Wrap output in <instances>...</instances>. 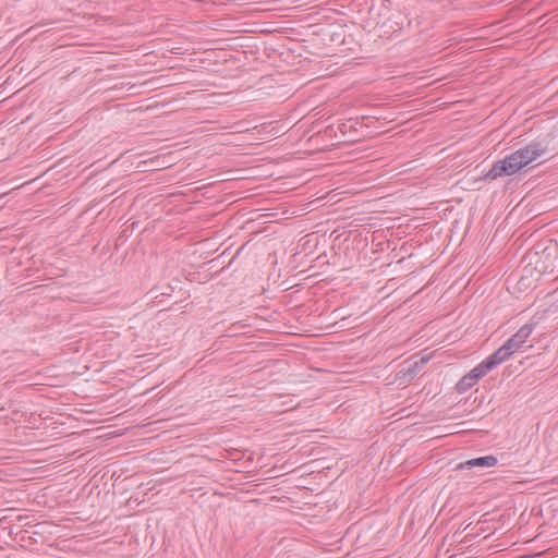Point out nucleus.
<instances>
[{
    "label": "nucleus",
    "mask_w": 558,
    "mask_h": 558,
    "mask_svg": "<svg viewBox=\"0 0 558 558\" xmlns=\"http://www.w3.org/2000/svg\"><path fill=\"white\" fill-rule=\"evenodd\" d=\"M525 168L517 150L507 155L504 159L494 162L492 168L485 173L484 179L495 180L499 177H510Z\"/></svg>",
    "instance_id": "nucleus-1"
},
{
    "label": "nucleus",
    "mask_w": 558,
    "mask_h": 558,
    "mask_svg": "<svg viewBox=\"0 0 558 558\" xmlns=\"http://www.w3.org/2000/svg\"><path fill=\"white\" fill-rule=\"evenodd\" d=\"M525 167L531 165L538 158L544 157L548 154V143L544 140L532 141L524 147L517 149Z\"/></svg>",
    "instance_id": "nucleus-2"
},
{
    "label": "nucleus",
    "mask_w": 558,
    "mask_h": 558,
    "mask_svg": "<svg viewBox=\"0 0 558 558\" xmlns=\"http://www.w3.org/2000/svg\"><path fill=\"white\" fill-rule=\"evenodd\" d=\"M514 352L504 343L498 350L487 356L480 363L481 367L485 369L486 374L497 367L502 362L507 361Z\"/></svg>",
    "instance_id": "nucleus-3"
},
{
    "label": "nucleus",
    "mask_w": 558,
    "mask_h": 558,
    "mask_svg": "<svg viewBox=\"0 0 558 558\" xmlns=\"http://www.w3.org/2000/svg\"><path fill=\"white\" fill-rule=\"evenodd\" d=\"M536 323H527L523 325L511 338H509L505 343L513 351H519L527 338L532 335L535 329Z\"/></svg>",
    "instance_id": "nucleus-4"
},
{
    "label": "nucleus",
    "mask_w": 558,
    "mask_h": 558,
    "mask_svg": "<svg viewBox=\"0 0 558 558\" xmlns=\"http://www.w3.org/2000/svg\"><path fill=\"white\" fill-rule=\"evenodd\" d=\"M486 375L485 369L481 365H476L470 373L464 375L456 385V390L459 393H464L471 389L477 381Z\"/></svg>",
    "instance_id": "nucleus-5"
},
{
    "label": "nucleus",
    "mask_w": 558,
    "mask_h": 558,
    "mask_svg": "<svg viewBox=\"0 0 558 558\" xmlns=\"http://www.w3.org/2000/svg\"><path fill=\"white\" fill-rule=\"evenodd\" d=\"M498 459L497 457L489 454L485 457H480L475 459H471L464 462H460L457 465V470H465V469H473V468H493L497 465Z\"/></svg>",
    "instance_id": "nucleus-6"
},
{
    "label": "nucleus",
    "mask_w": 558,
    "mask_h": 558,
    "mask_svg": "<svg viewBox=\"0 0 558 558\" xmlns=\"http://www.w3.org/2000/svg\"><path fill=\"white\" fill-rule=\"evenodd\" d=\"M427 361V357H422L418 361L414 362L413 364H410L408 367H402L397 373V378L400 380V384L411 381L422 369V367L426 364Z\"/></svg>",
    "instance_id": "nucleus-7"
}]
</instances>
